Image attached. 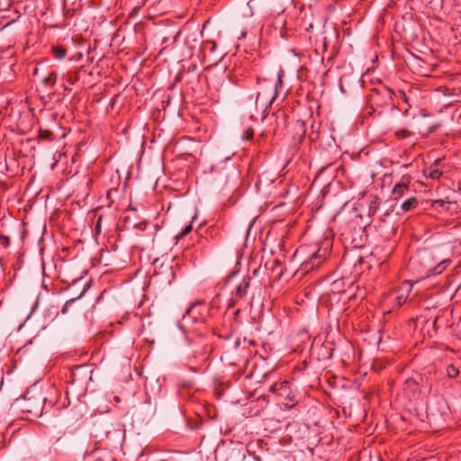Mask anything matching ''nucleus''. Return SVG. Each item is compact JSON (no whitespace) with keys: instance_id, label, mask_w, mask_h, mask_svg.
<instances>
[{"instance_id":"f257e3e1","label":"nucleus","mask_w":461,"mask_h":461,"mask_svg":"<svg viewBox=\"0 0 461 461\" xmlns=\"http://www.w3.org/2000/svg\"><path fill=\"white\" fill-rule=\"evenodd\" d=\"M332 245V236L326 234L315 246H300L294 254V259L301 261V270L308 273L321 265L330 255Z\"/></svg>"},{"instance_id":"f03ea898","label":"nucleus","mask_w":461,"mask_h":461,"mask_svg":"<svg viewBox=\"0 0 461 461\" xmlns=\"http://www.w3.org/2000/svg\"><path fill=\"white\" fill-rule=\"evenodd\" d=\"M451 263L450 259L437 258L432 249L428 248L419 249L411 257L408 262V269L419 277L441 274Z\"/></svg>"},{"instance_id":"7ed1b4c3","label":"nucleus","mask_w":461,"mask_h":461,"mask_svg":"<svg viewBox=\"0 0 461 461\" xmlns=\"http://www.w3.org/2000/svg\"><path fill=\"white\" fill-rule=\"evenodd\" d=\"M258 89L255 97V105L261 108H267L272 104L277 95V85L282 84L280 77L276 82L260 77H257Z\"/></svg>"},{"instance_id":"20e7f679","label":"nucleus","mask_w":461,"mask_h":461,"mask_svg":"<svg viewBox=\"0 0 461 461\" xmlns=\"http://www.w3.org/2000/svg\"><path fill=\"white\" fill-rule=\"evenodd\" d=\"M393 95V92L384 86L372 88L367 97L368 104L374 112H377L380 114L383 110L394 107Z\"/></svg>"},{"instance_id":"39448f33","label":"nucleus","mask_w":461,"mask_h":461,"mask_svg":"<svg viewBox=\"0 0 461 461\" xmlns=\"http://www.w3.org/2000/svg\"><path fill=\"white\" fill-rule=\"evenodd\" d=\"M270 392L277 394L282 399V404L285 410H291L295 407L298 402V394L293 390L288 381L275 383L270 387Z\"/></svg>"},{"instance_id":"423d86ee","label":"nucleus","mask_w":461,"mask_h":461,"mask_svg":"<svg viewBox=\"0 0 461 461\" xmlns=\"http://www.w3.org/2000/svg\"><path fill=\"white\" fill-rule=\"evenodd\" d=\"M19 407L23 413L31 415V418L41 416L44 411L43 396L40 394H26L20 402Z\"/></svg>"},{"instance_id":"0eeeda50","label":"nucleus","mask_w":461,"mask_h":461,"mask_svg":"<svg viewBox=\"0 0 461 461\" xmlns=\"http://www.w3.org/2000/svg\"><path fill=\"white\" fill-rule=\"evenodd\" d=\"M69 404L70 402L68 397V391H66V395L63 396L61 392L55 387H51L48 395L43 397V405L46 411H49L51 408H56L59 411L68 407Z\"/></svg>"},{"instance_id":"6e6552de","label":"nucleus","mask_w":461,"mask_h":461,"mask_svg":"<svg viewBox=\"0 0 461 461\" xmlns=\"http://www.w3.org/2000/svg\"><path fill=\"white\" fill-rule=\"evenodd\" d=\"M411 288V285L405 282L401 286L391 290L386 295V300L393 304V307L399 308L406 303Z\"/></svg>"},{"instance_id":"1a4fd4ad","label":"nucleus","mask_w":461,"mask_h":461,"mask_svg":"<svg viewBox=\"0 0 461 461\" xmlns=\"http://www.w3.org/2000/svg\"><path fill=\"white\" fill-rule=\"evenodd\" d=\"M248 449L241 444H230L223 447L221 452L222 461H244Z\"/></svg>"},{"instance_id":"9d476101","label":"nucleus","mask_w":461,"mask_h":461,"mask_svg":"<svg viewBox=\"0 0 461 461\" xmlns=\"http://www.w3.org/2000/svg\"><path fill=\"white\" fill-rule=\"evenodd\" d=\"M411 176L410 175H403L399 181L394 184L391 192V198L394 201H399L403 196H409L412 194L411 188Z\"/></svg>"},{"instance_id":"9b49d317","label":"nucleus","mask_w":461,"mask_h":461,"mask_svg":"<svg viewBox=\"0 0 461 461\" xmlns=\"http://www.w3.org/2000/svg\"><path fill=\"white\" fill-rule=\"evenodd\" d=\"M89 380L91 377L86 366H77L70 372L69 382L72 384H86Z\"/></svg>"},{"instance_id":"f8f14e48","label":"nucleus","mask_w":461,"mask_h":461,"mask_svg":"<svg viewBox=\"0 0 461 461\" xmlns=\"http://www.w3.org/2000/svg\"><path fill=\"white\" fill-rule=\"evenodd\" d=\"M422 381L420 375L417 377H409L403 384V390L410 397H416L420 393V382Z\"/></svg>"},{"instance_id":"ddd939ff","label":"nucleus","mask_w":461,"mask_h":461,"mask_svg":"<svg viewBox=\"0 0 461 461\" xmlns=\"http://www.w3.org/2000/svg\"><path fill=\"white\" fill-rule=\"evenodd\" d=\"M342 236L346 241H349L355 248L363 246V231L360 228L349 230L348 232L342 233Z\"/></svg>"},{"instance_id":"4468645a","label":"nucleus","mask_w":461,"mask_h":461,"mask_svg":"<svg viewBox=\"0 0 461 461\" xmlns=\"http://www.w3.org/2000/svg\"><path fill=\"white\" fill-rule=\"evenodd\" d=\"M250 280H251V278L249 276H246L237 285V287L233 293V296L236 299H242L247 295L248 289L249 288V285H250Z\"/></svg>"},{"instance_id":"2eb2a0df","label":"nucleus","mask_w":461,"mask_h":461,"mask_svg":"<svg viewBox=\"0 0 461 461\" xmlns=\"http://www.w3.org/2000/svg\"><path fill=\"white\" fill-rule=\"evenodd\" d=\"M450 205H456V203H451L443 199L435 200L431 203L432 208L439 212L449 211Z\"/></svg>"},{"instance_id":"dca6fc26","label":"nucleus","mask_w":461,"mask_h":461,"mask_svg":"<svg viewBox=\"0 0 461 461\" xmlns=\"http://www.w3.org/2000/svg\"><path fill=\"white\" fill-rule=\"evenodd\" d=\"M417 205L418 199L415 196L410 194L407 196V199L401 203V209L402 212H406L416 208Z\"/></svg>"},{"instance_id":"f3484780","label":"nucleus","mask_w":461,"mask_h":461,"mask_svg":"<svg viewBox=\"0 0 461 461\" xmlns=\"http://www.w3.org/2000/svg\"><path fill=\"white\" fill-rule=\"evenodd\" d=\"M63 79L65 80L64 88L65 90H71L68 88L66 84L73 86L76 84L77 81H78V76L76 72H68L66 75H64Z\"/></svg>"},{"instance_id":"a211bd4d","label":"nucleus","mask_w":461,"mask_h":461,"mask_svg":"<svg viewBox=\"0 0 461 461\" xmlns=\"http://www.w3.org/2000/svg\"><path fill=\"white\" fill-rule=\"evenodd\" d=\"M51 53L57 59H62L67 55V49L64 46L57 45L51 47Z\"/></svg>"},{"instance_id":"6ab92c4d","label":"nucleus","mask_w":461,"mask_h":461,"mask_svg":"<svg viewBox=\"0 0 461 461\" xmlns=\"http://www.w3.org/2000/svg\"><path fill=\"white\" fill-rule=\"evenodd\" d=\"M58 74L56 71H51L47 77L42 78L44 86L53 87L56 84Z\"/></svg>"},{"instance_id":"aec40b11","label":"nucleus","mask_w":461,"mask_h":461,"mask_svg":"<svg viewBox=\"0 0 461 461\" xmlns=\"http://www.w3.org/2000/svg\"><path fill=\"white\" fill-rule=\"evenodd\" d=\"M55 139V135L52 131L46 129H40L38 134L39 140H53Z\"/></svg>"},{"instance_id":"412c9836","label":"nucleus","mask_w":461,"mask_h":461,"mask_svg":"<svg viewBox=\"0 0 461 461\" xmlns=\"http://www.w3.org/2000/svg\"><path fill=\"white\" fill-rule=\"evenodd\" d=\"M218 336L219 338H221L225 340H229L233 336V330L230 327L227 329L224 327L221 329H218Z\"/></svg>"},{"instance_id":"4be33fe9","label":"nucleus","mask_w":461,"mask_h":461,"mask_svg":"<svg viewBox=\"0 0 461 461\" xmlns=\"http://www.w3.org/2000/svg\"><path fill=\"white\" fill-rule=\"evenodd\" d=\"M179 36V32H177L175 36H173V38L170 40L169 38H164L163 41H162V44H163V47L162 49L160 50L159 53H163L170 44H174L176 41V39L178 38Z\"/></svg>"},{"instance_id":"5701e85b","label":"nucleus","mask_w":461,"mask_h":461,"mask_svg":"<svg viewBox=\"0 0 461 461\" xmlns=\"http://www.w3.org/2000/svg\"><path fill=\"white\" fill-rule=\"evenodd\" d=\"M447 375L449 378H456L459 375V370L454 365L447 366Z\"/></svg>"},{"instance_id":"b1692460","label":"nucleus","mask_w":461,"mask_h":461,"mask_svg":"<svg viewBox=\"0 0 461 461\" xmlns=\"http://www.w3.org/2000/svg\"><path fill=\"white\" fill-rule=\"evenodd\" d=\"M428 170L431 179H438L442 176V171L435 167H430Z\"/></svg>"},{"instance_id":"393cba45","label":"nucleus","mask_w":461,"mask_h":461,"mask_svg":"<svg viewBox=\"0 0 461 461\" xmlns=\"http://www.w3.org/2000/svg\"><path fill=\"white\" fill-rule=\"evenodd\" d=\"M394 134L398 139L402 140L409 138L411 136V131L407 129H401L396 131Z\"/></svg>"},{"instance_id":"a878e982","label":"nucleus","mask_w":461,"mask_h":461,"mask_svg":"<svg viewBox=\"0 0 461 461\" xmlns=\"http://www.w3.org/2000/svg\"><path fill=\"white\" fill-rule=\"evenodd\" d=\"M84 293H85V290H83V292L79 294V296H78V297H77V298H72V299L68 300V301L66 302V303L64 304V306H63V308H62V310H61V312H62L63 314H65V313L68 312V307H69L70 305H72V304L75 303V301H76L77 299L80 298V297L84 294Z\"/></svg>"},{"instance_id":"bb28decb","label":"nucleus","mask_w":461,"mask_h":461,"mask_svg":"<svg viewBox=\"0 0 461 461\" xmlns=\"http://www.w3.org/2000/svg\"><path fill=\"white\" fill-rule=\"evenodd\" d=\"M0 244L4 248H8L10 246V238H9V236L0 232Z\"/></svg>"},{"instance_id":"cd10ccee","label":"nucleus","mask_w":461,"mask_h":461,"mask_svg":"<svg viewBox=\"0 0 461 461\" xmlns=\"http://www.w3.org/2000/svg\"><path fill=\"white\" fill-rule=\"evenodd\" d=\"M254 130L252 127H249L243 133V139L251 140L253 139Z\"/></svg>"},{"instance_id":"c85d7f7f","label":"nucleus","mask_w":461,"mask_h":461,"mask_svg":"<svg viewBox=\"0 0 461 461\" xmlns=\"http://www.w3.org/2000/svg\"><path fill=\"white\" fill-rule=\"evenodd\" d=\"M193 230V225L190 223L185 227V229L176 236L177 238H183L187 235Z\"/></svg>"},{"instance_id":"c756f323","label":"nucleus","mask_w":461,"mask_h":461,"mask_svg":"<svg viewBox=\"0 0 461 461\" xmlns=\"http://www.w3.org/2000/svg\"><path fill=\"white\" fill-rule=\"evenodd\" d=\"M343 282V280H336L335 282H333L332 284V292H338V293H341V290L339 289V286L341 285V283Z\"/></svg>"},{"instance_id":"7c9ffc66","label":"nucleus","mask_w":461,"mask_h":461,"mask_svg":"<svg viewBox=\"0 0 461 461\" xmlns=\"http://www.w3.org/2000/svg\"><path fill=\"white\" fill-rule=\"evenodd\" d=\"M440 123H435V124H432L430 126L428 127L427 131H428V133H432L434 132L435 131H437L439 127H440Z\"/></svg>"},{"instance_id":"2f4dec72","label":"nucleus","mask_w":461,"mask_h":461,"mask_svg":"<svg viewBox=\"0 0 461 461\" xmlns=\"http://www.w3.org/2000/svg\"><path fill=\"white\" fill-rule=\"evenodd\" d=\"M235 303H236V299H234V298L230 299L228 301V309L234 307Z\"/></svg>"},{"instance_id":"473e14b6","label":"nucleus","mask_w":461,"mask_h":461,"mask_svg":"<svg viewBox=\"0 0 461 461\" xmlns=\"http://www.w3.org/2000/svg\"><path fill=\"white\" fill-rule=\"evenodd\" d=\"M136 227L140 230H144L146 229V223L145 222H140L136 225Z\"/></svg>"},{"instance_id":"72a5a7b5","label":"nucleus","mask_w":461,"mask_h":461,"mask_svg":"<svg viewBox=\"0 0 461 461\" xmlns=\"http://www.w3.org/2000/svg\"><path fill=\"white\" fill-rule=\"evenodd\" d=\"M100 221H101V218H99V220L97 221V223L95 225V230L97 232H100V230H101V223H100Z\"/></svg>"},{"instance_id":"f704fd0d","label":"nucleus","mask_w":461,"mask_h":461,"mask_svg":"<svg viewBox=\"0 0 461 461\" xmlns=\"http://www.w3.org/2000/svg\"><path fill=\"white\" fill-rule=\"evenodd\" d=\"M5 446L4 435L0 434V449Z\"/></svg>"},{"instance_id":"c9c22d12","label":"nucleus","mask_w":461,"mask_h":461,"mask_svg":"<svg viewBox=\"0 0 461 461\" xmlns=\"http://www.w3.org/2000/svg\"><path fill=\"white\" fill-rule=\"evenodd\" d=\"M400 95H401V96H402V98L404 99V101H406V102H407V97H406V95L404 94V92H402V91H401V92H400Z\"/></svg>"},{"instance_id":"e433bc0d","label":"nucleus","mask_w":461,"mask_h":461,"mask_svg":"<svg viewBox=\"0 0 461 461\" xmlns=\"http://www.w3.org/2000/svg\"><path fill=\"white\" fill-rule=\"evenodd\" d=\"M374 368H375V370H381V369H382V366H381V365H380V366H376V365L375 364V365H374Z\"/></svg>"},{"instance_id":"4c0bfd02","label":"nucleus","mask_w":461,"mask_h":461,"mask_svg":"<svg viewBox=\"0 0 461 461\" xmlns=\"http://www.w3.org/2000/svg\"><path fill=\"white\" fill-rule=\"evenodd\" d=\"M274 264L276 265V266H279L280 265V260L279 259H275Z\"/></svg>"},{"instance_id":"58836bf2","label":"nucleus","mask_w":461,"mask_h":461,"mask_svg":"<svg viewBox=\"0 0 461 461\" xmlns=\"http://www.w3.org/2000/svg\"><path fill=\"white\" fill-rule=\"evenodd\" d=\"M198 303L200 304V303H202V302H195L194 303H192L191 308H193L195 304H198Z\"/></svg>"},{"instance_id":"ea45409f","label":"nucleus","mask_w":461,"mask_h":461,"mask_svg":"<svg viewBox=\"0 0 461 461\" xmlns=\"http://www.w3.org/2000/svg\"><path fill=\"white\" fill-rule=\"evenodd\" d=\"M379 250H380V247H379V246H376V247H375V252H376V253H379Z\"/></svg>"},{"instance_id":"a19ab883","label":"nucleus","mask_w":461,"mask_h":461,"mask_svg":"<svg viewBox=\"0 0 461 461\" xmlns=\"http://www.w3.org/2000/svg\"><path fill=\"white\" fill-rule=\"evenodd\" d=\"M38 73H39V68H36L34 69V75H37Z\"/></svg>"},{"instance_id":"79ce46f5","label":"nucleus","mask_w":461,"mask_h":461,"mask_svg":"<svg viewBox=\"0 0 461 461\" xmlns=\"http://www.w3.org/2000/svg\"><path fill=\"white\" fill-rule=\"evenodd\" d=\"M393 246H391L390 247V251H393Z\"/></svg>"},{"instance_id":"37998d69","label":"nucleus","mask_w":461,"mask_h":461,"mask_svg":"<svg viewBox=\"0 0 461 461\" xmlns=\"http://www.w3.org/2000/svg\"><path fill=\"white\" fill-rule=\"evenodd\" d=\"M148 0H142V5H144Z\"/></svg>"}]
</instances>
